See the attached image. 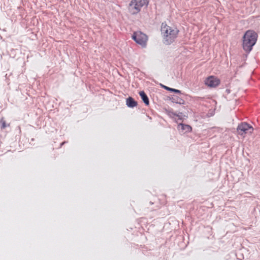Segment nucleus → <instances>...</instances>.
<instances>
[{"label": "nucleus", "mask_w": 260, "mask_h": 260, "mask_svg": "<svg viewBox=\"0 0 260 260\" xmlns=\"http://www.w3.org/2000/svg\"><path fill=\"white\" fill-rule=\"evenodd\" d=\"M1 123V128H5L6 127V121L4 120V119L3 118L1 120V121H0Z\"/></svg>", "instance_id": "obj_11"}, {"label": "nucleus", "mask_w": 260, "mask_h": 260, "mask_svg": "<svg viewBox=\"0 0 260 260\" xmlns=\"http://www.w3.org/2000/svg\"><path fill=\"white\" fill-rule=\"evenodd\" d=\"M132 39L141 46L144 47L146 46L148 37L141 31L135 32L132 36Z\"/></svg>", "instance_id": "obj_3"}, {"label": "nucleus", "mask_w": 260, "mask_h": 260, "mask_svg": "<svg viewBox=\"0 0 260 260\" xmlns=\"http://www.w3.org/2000/svg\"><path fill=\"white\" fill-rule=\"evenodd\" d=\"M220 83V80L214 76H210L206 78L204 81L205 84L210 88H215L218 86Z\"/></svg>", "instance_id": "obj_5"}, {"label": "nucleus", "mask_w": 260, "mask_h": 260, "mask_svg": "<svg viewBox=\"0 0 260 260\" xmlns=\"http://www.w3.org/2000/svg\"><path fill=\"white\" fill-rule=\"evenodd\" d=\"M173 100L174 102H175L177 103H178L179 104H184V101L180 98H176H176L174 97V98H173Z\"/></svg>", "instance_id": "obj_10"}, {"label": "nucleus", "mask_w": 260, "mask_h": 260, "mask_svg": "<svg viewBox=\"0 0 260 260\" xmlns=\"http://www.w3.org/2000/svg\"><path fill=\"white\" fill-rule=\"evenodd\" d=\"M126 104L128 107L134 108L137 106V102L132 97H128L126 100Z\"/></svg>", "instance_id": "obj_8"}, {"label": "nucleus", "mask_w": 260, "mask_h": 260, "mask_svg": "<svg viewBox=\"0 0 260 260\" xmlns=\"http://www.w3.org/2000/svg\"><path fill=\"white\" fill-rule=\"evenodd\" d=\"M178 129L183 134L191 132L192 131V127L188 124H184L180 123L177 126Z\"/></svg>", "instance_id": "obj_7"}, {"label": "nucleus", "mask_w": 260, "mask_h": 260, "mask_svg": "<svg viewBox=\"0 0 260 260\" xmlns=\"http://www.w3.org/2000/svg\"><path fill=\"white\" fill-rule=\"evenodd\" d=\"M171 91H173L174 92H176V93H180L181 91L178 89H171Z\"/></svg>", "instance_id": "obj_12"}, {"label": "nucleus", "mask_w": 260, "mask_h": 260, "mask_svg": "<svg viewBox=\"0 0 260 260\" xmlns=\"http://www.w3.org/2000/svg\"><path fill=\"white\" fill-rule=\"evenodd\" d=\"M161 32L164 43L170 45L177 39L179 30L176 27L170 26L166 23H162L161 25Z\"/></svg>", "instance_id": "obj_1"}, {"label": "nucleus", "mask_w": 260, "mask_h": 260, "mask_svg": "<svg viewBox=\"0 0 260 260\" xmlns=\"http://www.w3.org/2000/svg\"><path fill=\"white\" fill-rule=\"evenodd\" d=\"M139 94L142 98V100L143 101L144 103L146 104V105H149V101L147 97V95L145 93L144 91H141L139 92Z\"/></svg>", "instance_id": "obj_9"}, {"label": "nucleus", "mask_w": 260, "mask_h": 260, "mask_svg": "<svg viewBox=\"0 0 260 260\" xmlns=\"http://www.w3.org/2000/svg\"><path fill=\"white\" fill-rule=\"evenodd\" d=\"M165 88L166 89H167L168 90H169V91H171V89H173V88H170V87H165Z\"/></svg>", "instance_id": "obj_13"}, {"label": "nucleus", "mask_w": 260, "mask_h": 260, "mask_svg": "<svg viewBox=\"0 0 260 260\" xmlns=\"http://www.w3.org/2000/svg\"><path fill=\"white\" fill-rule=\"evenodd\" d=\"M147 4V0H133L130 4V9L133 14L137 13Z\"/></svg>", "instance_id": "obj_4"}, {"label": "nucleus", "mask_w": 260, "mask_h": 260, "mask_svg": "<svg viewBox=\"0 0 260 260\" xmlns=\"http://www.w3.org/2000/svg\"><path fill=\"white\" fill-rule=\"evenodd\" d=\"M172 114L173 115H174V116H178V115H177V114H175V113H172Z\"/></svg>", "instance_id": "obj_14"}, {"label": "nucleus", "mask_w": 260, "mask_h": 260, "mask_svg": "<svg viewBox=\"0 0 260 260\" xmlns=\"http://www.w3.org/2000/svg\"><path fill=\"white\" fill-rule=\"evenodd\" d=\"M237 131L239 134L244 135L246 134H251L253 131V128L247 123H242L238 125Z\"/></svg>", "instance_id": "obj_6"}, {"label": "nucleus", "mask_w": 260, "mask_h": 260, "mask_svg": "<svg viewBox=\"0 0 260 260\" xmlns=\"http://www.w3.org/2000/svg\"><path fill=\"white\" fill-rule=\"evenodd\" d=\"M257 35L252 30L246 31L243 37V48L247 51L250 52L257 41Z\"/></svg>", "instance_id": "obj_2"}]
</instances>
